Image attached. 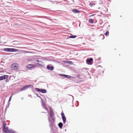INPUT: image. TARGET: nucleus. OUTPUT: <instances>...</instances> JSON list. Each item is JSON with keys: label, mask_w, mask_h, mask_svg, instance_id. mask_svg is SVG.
<instances>
[{"label": "nucleus", "mask_w": 133, "mask_h": 133, "mask_svg": "<svg viewBox=\"0 0 133 133\" xmlns=\"http://www.w3.org/2000/svg\"><path fill=\"white\" fill-rule=\"evenodd\" d=\"M50 116H48V120L49 122V126L51 129L55 125V118L54 116V114L53 110L50 108Z\"/></svg>", "instance_id": "obj_1"}, {"label": "nucleus", "mask_w": 133, "mask_h": 133, "mask_svg": "<svg viewBox=\"0 0 133 133\" xmlns=\"http://www.w3.org/2000/svg\"><path fill=\"white\" fill-rule=\"evenodd\" d=\"M93 59L92 58H88L86 60L87 63L89 65H91L93 63Z\"/></svg>", "instance_id": "obj_2"}, {"label": "nucleus", "mask_w": 133, "mask_h": 133, "mask_svg": "<svg viewBox=\"0 0 133 133\" xmlns=\"http://www.w3.org/2000/svg\"><path fill=\"white\" fill-rule=\"evenodd\" d=\"M36 95H37V96L38 97H39V98H40L41 99V101L42 103V107L43 108L45 109L47 111H48L47 108L45 106V104L44 103L43 100V99H42L40 96H39L37 94H36Z\"/></svg>", "instance_id": "obj_3"}, {"label": "nucleus", "mask_w": 133, "mask_h": 133, "mask_svg": "<svg viewBox=\"0 0 133 133\" xmlns=\"http://www.w3.org/2000/svg\"><path fill=\"white\" fill-rule=\"evenodd\" d=\"M35 90L39 92L42 93H45L46 92V90L45 89H41L38 88H36Z\"/></svg>", "instance_id": "obj_4"}, {"label": "nucleus", "mask_w": 133, "mask_h": 133, "mask_svg": "<svg viewBox=\"0 0 133 133\" xmlns=\"http://www.w3.org/2000/svg\"><path fill=\"white\" fill-rule=\"evenodd\" d=\"M12 68L14 69H17L19 67V65L17 63H14L12 64Z\"/></svg>", "instance_id": "obj_5"}, {"label": "nucleus", "mask_w": 133, "mask_h": 133, "mask_svg": "<svg viewBox=\"0 0 133 133\" xmlns=\"http://www.w3.org/2000/svg\"><path fill=\"white\" fill-rule=\"evenodd\" d=\"M61 115L63 123L64 124H65L66 122V117L63 112H62L61 113Z\"/></svg>", "instance_id": "obj_6"}, {"label": "nucleus", "mask_w": 133, "mask_h": 133, "mask_svg": "<svg viewBox=\"0 0 133 133\" xmlns=\"http://www.w3.org/2000/svg\"><path fill=\"white\" fill-rule=\"evenodd\" d=\"M30 86V85H25L20 90L21 91H24L26 89L29 88Z\"/></svg>", "instance_id": "obj_7"}, {"label": "nucleus", "mask_w": 133, "mask_h": 133, "mask_svg": "<svg viewBox=\"0 0 133 133\" xmlns=\"http://www.w3.org/2000/svg\"><path fill=\"white\" fill-rule=\"evenodd\" d=\"M8 77L7 75H4L0 77V81L3 80L4 79H7Z\"/></svg>", "instance_id": "obj_8"}, {"label": "nucleus", "mask_w": 133, "mask_h": 133, "mask_svg": "<svg viewBox=\"0 0 133 133\" xmlns=\"http://www.w3.org/2000/svg\"><path fill=\"white\" fill-rule=\"evenodd\" d=\"M47 68L48 70H50L51 71L54 69V67L53 66H51V65L50 64L47 65Z\"/></svg>", "instance_id": "obj_9"}, {"label": "nucleus", "mask_w": 133, "mask_h": 133, "mask_svg": "<svg viewBox=\"0 0 133 133\" xmlns=\"http://www.w3.org/2000/svg\"><path fill=\"white\" fill-rule=\"evenodd\" d=\"M2 129L3 131L6 133H8L9 131L8 128L7 127L5 128H3Z\"/></svg>", "instance_id": "obj_10"}, {"label": "nucleus", "mask_w": 133, "mask_h": 133, "mask_svg": "<svg viewBox=\"0 0 133 133\" xmlns=\"http://www.w3.org/2000/svg\"><path fill=\"white\" fill-rule=\"evenodd\" d=\"M60 75L62 77H64L65 78H70L71 77V76H70L64 74H61Z\"/></svg>", "instance_id": "obj_11"}, {"label": "nucleus", "mask_w": 133, "mask_h": 133, "mask_svg": "<svg viewBox=\"0 0 133 133\" xmlns=\"http://www.w3.org/2000/svg\"><path fill=\"white\" fill-rule=\"evenodd\" d=\"M72 11L74 12L75 13H79L80 12V11H79L78 10H77V9H73L72 10Z\"/></svg>", "instance_id": "obj_12"}, {"label": "nucleus", "mask_w": 133, "mask_h": 133, "mask_svg": "<svg viewBox=\"0 0 133 133\" xmlns=\"http://www.w3.org/2000/svg\"><path fill=\"white\" fill-rule=\"evenodd\" d=\"M4 50L6 52H11V48H5Z\"/></svg>", "instance_id": "obj_13"}, {"label": "nucleus", "mask_w": 133, "mask_h": 133, "mask_svg": "<svg viewBox=\"0 0 133 133\" xmlns=\"http://www.w3.org/2000/svg\"><path fill=\"white\" fill-rule=\"evenodd\" d=\"M8 133H17L16 132L12 129H10Z\"/></svg>", "instance_id": "obj_14"}, {"label": "nucleus", "mask_w": 133, "mask_h": 133, "mask_svg": "<svg viewBox=\"0 0 133 133\" xmlns=\"http://www.w3.org/2000/svg\"><path fill=\"white\" fill-rule=\"evenodd\" d=\"M37 62H38L37 63L38 64L40 65H42V64H41V63H43L41 61L39 60V59H37Z\"/></svg>", "instance_id": "obj_15"}, {"label": "nucleus", "mask_w": 133, "mask_h": 133, "mask_svg": "<svg viewBox=\"0 0 133 133\" xmlns=\"http://www.w3.org/2000/svg\"><path fill=\"white\" fill-rule=\"evenodd\" d=\"M63 123H62L60 122L58 124V125L59 127L60 128H61L63 126Z\"/></svg>", "instance_id": "obj_16"}, {"label": "nucleus", "mask_w": 133, "mask_h": 133, "mask_svg": "<svg viewBox=\"0 0 133 133\" xmlns=\"http://www.w3.org/2000/svg\"><path fill=\"white\" fill-rule=\"evenodd\" d=\"M66 63L69 64H73L72 62L71 61H66Z\"/></svg>", "instance_id": "obj_17"}, {"label": "nucleus", "mask_w": 133, "mask_h": 133, "mask_svg": "<svg viewBox=\"0 0 133 133\" xmlns=\"http://www.w3.org/2000/svg\"><path fill=\"white\" fill-rule=\"evenodd\" d=\"M18 50L15 49H11V52H17L18 51Z\"/></svg>", "instance_id": "obj_18"}, {"label": "nucleus", "mask_w": 133, "mask_h": 133, "mask_svg": "<svg viewBox=\"0 0 133 133\" xmlns=\"http://www.w3.org/2000/svg\"><path fill=\"white\" fill-rule=\"evenodd\" d=\"M76 36L75 35H71L69 36V38H75L76 37Z\"/></svg>", "instance_id": "obj_19"}, {"label": "nucleus", "mask_w": 133, "mask_h": 133, "mask_svg": "<svg viewBox=\"0 0 133 133\" xmlns=\"http://www.w3.org/2000/svg\"><path fill=\"white\" fill-rule=\"evenodd\" d=\"M89 21L90 23L92 24L94 22V21L93 19H89Z\"/></svg>", "instance_id": "obj_20"}, {"label": "nucleus", "mask_w": 133, "mask_h": 133, "mask_svg": "<svg viewBox=\"0 0 133 133\" xmlns=\"http://www.w3.org/2000/svg\"><path fill=\"white\" fill-rule=\"evenodd\" d=\"M3 128L6 127V123L4 121H3Z\"/></svg>", "instance_id": "obj_21"}, {"label": "nucleus", "mask_w": 133, "mask_h": 133, "mask_svg": "<svg viewBox=\"0 0 133 133\" xmlns=\"http://www.w3.org/2000/svg\"><path fill=\"white\" fill-rule=\"evenodd\" d=\"M33 67V65L32 64H29L27 66V67L28 68H31Z\"/></svg>", "instance_id": "obj_22"}, {"label": "nucleus", "mask_w": 133, "mask_h": 133, "mask_svg": "<svg viewBox=\"0 0 133 133\" xmlns=\"http://www.w3.org/2000/svg\"><path fill=\"white\" fill-rule=\"evenodd\" d=\"M100 37L102 39H104V36L103 34H101L100 36Z\"/></svg>", "instance_id": "obj_23"}, {"label": "nucleus", "mask_w": 133, "mask_h": 133, "mask_svg": "<svg viewBox=\"0 0 133 133\" xmlns=\"http://www.w3.org/2000/svg\"><path fill=\"white\" fill-rule=\"evenodd\" d=\"M12 95H13V94H12L11 95V96L9 98V101H8V103H9V102H10V101L11 100V97H12Z\"/></svg>", "instance_id": "obj_24"}, {"label": "nucleus", "mask_w": 133, "mask_h": 133, "mask_svg": "<svg viewBox=\"0 0 133 133\" xmlns=\"http://www.w3.org/2000/svg\"><path fill=\"white\" fill-rule=\"evenodd\" d=\"M109 34V32L107 31L106 32V33L105 34V35H106V36H107V35Z\"/></svg>", "instance_id": "obj_25"}, {"label": "nucleus", "mask_w": 133, "mask_h": 133, "mask_svg": "<svg viewBox=\"0 0 133 133\" xmlns=\"http://www.w3.org/2000/svg\"><path fill=\"white\" fill-rule=\"evenodd\" d=\"M39 59L38 58H35L34 59V61H37V59Z\"/></svg>", "instance_id": "obj_26"}, {"label": "nucleus", "mask_w": 133, "mask_h": 133, "mask_svg": "<svg viewBox=\"0 0 133 133\" xmlns=\"http://www.w3.org/2000/svg\"><path fill=\"white\" fill-rule=\"evenodd\" d=\"M89 5L91 7L92 6V4L91 3H90L89 4Z\"/></svg>", "instance_id": "obj_27"}, {"label": "nucleus", "mask_w": 133, "mask_h": 133, "mask_svg": "<svg viewBox=\"0 0 133 133\" xmlns=\"http://www.w3.org/2000/svg\"><path fill=\"white\" fill-rule=\"evenodd\" d=\"M9 104H10V103H8V105L6 106V108H8L9 107Z\"/></svg>", "instance_id": "obj_28"}, {"label": "nucleus", "mask_w": 133, "mask_h": 133, "mask_svg": "<svg viewBox=\"0 0 133 133\" xmlns=\"http://www.w3.org/2000/svg\"><path fill=\"white\" fill-rule=\"evenodd\" d=\"M5 82H9V80H8V79H7L6 80V81H5Z\"/></svg>", "instance_id": "obj_29"}, {"label": "nucleus", "mask_w": 133, "mask_h": 133, "mask_svg": "<svg viewBox=\"0 0 133 133\" xmlns=\"http://www.w3.org/2000/svg\"><path fill=\"white\" fill-rule=\"evenodd\" d=\"M69 95L71 96L72 97V99H73V101L74 100V98L73 96H72L71 95Z\"/></svg>", "instance_id": "obj_30"}, {"label": "nucleus", "mask_w": 133, "mask_h": 133, "mask_svg": "<svg viewBox=\"0 0 133 133\" xmlns=\"http://www.w3.org/2000/svg\"><path fill=\"white\" fill-rule=\"evenodd\" d=\"M25 48V47H22V48Z\"/></svg>", "instance_id": "obj_31"}, {"label": "nucleus", "mask_w": 133, "mask_h": 133, "mask_svg": "<svg viewBox=\"0 0 133 133\" xmlns=\"http://www.w3.org/2000/svg\"><path fill=\"white\" fill-rule=\"evenodd\" d=\"M95 15V14H94V15H92V16H93L94 15Z\"/></svg>", "instance_id": "obj_32"}, {"label": "nucleus", "mask_w": 133, "mask_h": 133, "mask_svg": "<svg viewBox=\"0 0 133 133\" xmlns=\"http://www.w3.org/2000/svg\"><path fill=\"white\" fill-rule=\"evenodd\" d=\"M66 131V129H65V131Z\"/></svg>", "instance_id": "obj_33"}, {"label": "nucleus", "mask_w": 133, "mask_h": 133, "mask_svg": "<svg viewBox=\"0 0 133 133\" xmlns=\"http://www.w3.org/2000/svg\"><path fill=\"white\" fill-rule=\"evenodd\" d=\"M104 72V71H103V72H103H103Z\"/></svg>", "instance_id": "obj_34"}, {"label": "nucleus", "mask_w": 133, "mask_h": 133, "mask_svg": "<svg viewBox=\"0 0 133 133\" xmlns=\"http://www.w3.org/2000/svg\"><path fill=\"white\" fill-rule=\"evenodd\" d=\"M22 99H23V98H22Z\"/></svg>", "instance_id": "obj_35"}]
</instances>
